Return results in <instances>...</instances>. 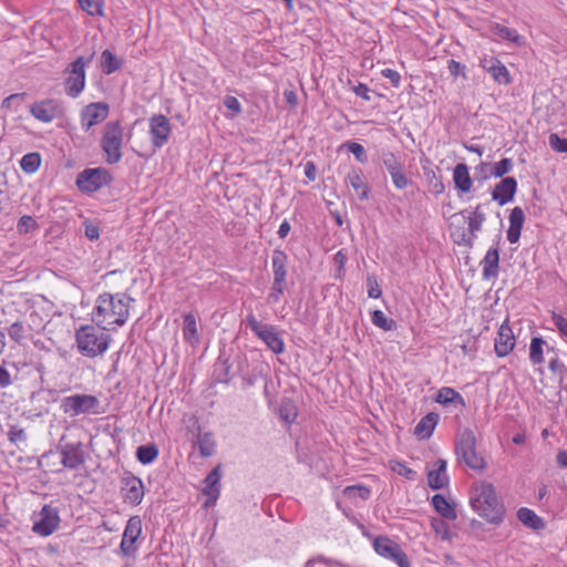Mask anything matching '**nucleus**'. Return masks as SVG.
I'll list each match as a JSON object with an SVG mask.
<instances>
[{"instance_id": "c03bdc74", "label": "nucleus", "mask_w": 567, "mask_h": 567, "mask_svg": "<svg viewBox=\"0 0 567 567\" xmlns=\"http://www.w3.org/2000/svg\"><path fill=\"white\" fill-rule=\"evenodd\" d=\"M513 161L511 158H502L499 162L491 166L489 175L503 178L504 175L513 169Z\"/></svg>"}, {"instance_id": "dca6fc26", "label": "nucleus", "mask_w": 567, "mask_h": 567, "mask_svg": "<svg viewBox=\"0 0 567 567\" xmlns=\"http://www.w3.org/2000/svg\"><path fill=\"white\" fill-rule=\"evenodd\" d=\"M171 131V122L165 115L156 114L150 118V134L155 147L159 148L168 142Z\"/></svg>"}, {"instance_id": "e433bc0d", "label": "nucleus", "mask_w": 567, "mask_h": 567, "mask_svg": "<svg viewBox=\"0 0 567 567\" xmlns=\"http://www.w3.org/2000/svg\"><path fill=\"white\" fill-rule=\"evenodd\" d=\"M197 444L202 456L209 457L215 453L216 443L214 440V435L210 432L199 434L197 439Z\"/></svg>"}, {"instance_id": "2eb2a0df", "label": "nucleus", "mask_w": 567, "mask_h": 567, "mask_svg": "<svg viewBox=\"0 0 567 567\" xmlns=\"http://www.w3.org/2000/svg\"><path fill=\"white\" fill-rule=\"evenodd\" d=\"M142 533V520L138 516H132L125 526L122 542H121V551L124 556H133L137 548L135 546V542L140 537Z\"/></svg>"}, {"instance_id": "bf43d9fd", "label": "nucleus", "mask_w": 567, "mask_h": 567, "mask_svg": "<svg viewBox=\"0 0 567 567\" xmlns=\"http://www.w3.org/2000/svg\"><path fill=\"white\" fill-rule=\"evenodd\" d=\"M285 291V285L284 284H277L272 282L270 292L268 295V300L272 303H276L280 300L281 295Z\"/></svg>"}, {"instance_id": "774afa93", "label": "nucleus", "mask_w": 567, "mask_h": 567, "mask_svg": "<svg viewBox=\"0 0 567 567\" xmlns=\"http://www.w3.org/2000/svg\"><path fill=\"white\" fill-rule=\"evenodd\" d=\"M557 465L561 468H567V451L561 450L556 455Z\"/></svg>"}, {"instance_id": "9d476101", "label": "nucleus", "mask_w": 567, "mask_h": 567, "mask_svg": "<svg viewBox=\"0 0 567 567\" xmlns=\"http://www.w3.org/2000/svg\"><path fill=\"white\" fill-rule=\"evenodd\" d=\"M85 60L79 56L70 64L69 75L65 79V93L71 97H78L85 86Z\"/></svg>"}, {"instance_id": "09e8293b", "label": "nucleus", "mask_w": 567, "mask_h": 567, "mask_svg": "<svg viewBox=\"0 0 567 567\" xmlns=\"http://www.w3.org/2000/svg\"><path fill=\"white\" fill-rule=\"evenodd\" d=\"M432 529L435 532L436 535L441 536L442 539L446 540L450 539V527L445 523L444 518H433L431 520Z\"/></svg>"}, {"instance_id": "1a4fd4ad", "label": "nucleus", "mask_w": 567, "mask_h": 567, "mask_svg": "<svg viewBox=\"0 0 567 567\" xmlns=\"http://www.w3.org/2000/svg\"><path fill=\"white\" fill-rule=\"evenodd\" d=\"M373 548L378 555L395 561L399 567H411L409 558L401 546L388 536H377L373 540Z\"/></svg>"}, {"instance_id": "c85d7f7f", "label": "nucleus", "mask_w": 567, "mask_h": 567, "mask_svg": "<svg viewBox=\"0 0 567 567\" xmlns=\"http://www.w3.org/2000/svg\"><path fill=\"white\" fill-rule=\"evenodd\" d=\"M453 182L455 188L462 193L470 192L472 187V178L468 172V167L464 163L457 164L453 169Z\"/></svg>"}, {"instance_id": "9b49d317", "label": "nucleus", "mask_w": 567, "mask_h": 567, "mask_svg": "<svg viewBox=\"0 0 567 567\" xmlns=\"http://www.w3.org/2000/svg\"><path fill=\"white\" fill-rule=\"evenodd\" d=\"M121 492L124 502L138 505L144 497V484L140 477L126 471L121 477Z\"/></svg>"}, {"instance_id": "b1692460", "label": "nucleus", "mask_w": 567, "mask_h": 567, "mask_svg": "<svg viewBox=\"0 0 567 567\" xmlns=\"http://www.w3.org/2000/svg\"><path fill=\"white\" fill-rule=\"evenodd\" d=\"M220 466L217 465L214 467L206 478L204 480L205 487L203 488V493L208 496V499L206 501V506H208L210 503H215L219 496L220 493Z\"/></svg>"}, {"instance_id": "72a5a7b5", "label": "nucleus", "mask_w": 567, "mask_h": 567, "mask_svg": "<svg viewBox=\"0 0 567 567\" xmlns=\"http://www.w3.org/2000/svg\"><path fill=\"white\" fill-rule=\"evenodd\" d=\"M491 31L494 35L503 40H507L517 47H522L524 44L523 38L518 34V32L515 29H511L499 23H495L491 27Z\"/></svg>"}, {"instance_id": "603ef678", "label": "nucleus", "mask_w": 567, "mask_h": 567, "mask_svg": "<svg viewBox=\"0 0 567 567\" xmlns=\"http://www.w3.org/2000/svg\"><path fill=\"white\" fill-rule=\"evenodd\" d=\"M347 148L354 155L355 159L359 161L360 163L364 164L368 162L365 150L361 144L357 142H349L347 144Z\"/></svg>"}, {"instance_id": "5701e85b", "label": "nucleus", "mask_w": 567, "mask_h": 567, "mask_svg": "<svg viewBox=\"0 0 567 567\" xmlns=\"http://www.w3.org/2000/svg\"><path fill=\"white\" fill-rule=\"evenodd\" d=\"M483 267L482 277L484 280L495 279L499 272V249L498 247H492L486 251L483 260L481 261Z\"/></svg>"}, {"instance_id": "412c9836", "label": "nucleus", "mask_w": 567, "mask_h": 567, "mask_svg": "<svg viewBox=\"0 0 567 567\" xmlns=\"http://www.w3.org/2000/svg\"><path fill=\"white\" fill-rule=\"evenodd\" d=\"M516 190V178L513 176L503 177L494 187L492 192V199L497 202L499 206L506 205L513 200Z\"/></svg>"}, {"instance_id": "c756f323", "label": "nucleus", "mask_w": 567, "mask_h": 567, "mask_svg": "<svg viewBox=\"0 0 567 567\" xmlns=\"http://www.w3.org/2000/svg\"><path fill=\"white\" fill-rule=\"evenodd\" d=\"M432 505L442 518L447 520H455L457 518L455 506L444 495L435 494L432 497Z\"/></svg>"}, {"instance_id": "864d4df0", "label": "nucleus", "mask_w": 567, "mask_h": 567, "mask_svg": "<svg viewBox=\"0 0 567 567\" xmlns=\"http://www.w3.org/2000/svg\"><path fill=\"white\" fill-rule=\"evenodd\" d=\"M391 470L399 475L406 477L408 480H414L415 472L400 461H392Z\"/></svg>"}, {"instance_id": "69168bd1", "label": "nucleus", "mask_w": 567, "mask_h": 567, "mask_svg": "<svg viewBox=\"0 0 567 567\" xmlns=\"http://www.w3.org/2000/svg\"><path fill=\"white\" fill-rule=\"evenodd\" d=\"M12 383L10 372L0 365V388H7Z\"/></svg>"}, {"instance_id": "4d7b16f0", "label": "nucleus", "mask_w": 567, "mask_h": 567, "mask_svg": "<svg viewBox=\"0 0 567 567\" xmlns=\"http://www.w3.org/2000/svg\"><path fill=\"white\" fill-rule=\"evenodd\" d=\"M344 493L348 496H359L362 499H367L370 496V489L361 485L348 486Z\"/></svg>"}, {"instance_id": "0e129e2a", "label": "nucleus", "mask_w": 567, "mask_h": 567, "mask_svg": "<svg viewBox=\"0 0 567 567\" xmlns=\"http://www.w3.org/2000/svg\"><path fill=\"white\" fill-rule=\"evenodd\" d=\"M85 236L90 240H96L100 237V229L94 224H85Z\"/></svg>"}, {"instance_id": "052dcab7", "label": "nucleus", "mask_w": 567, "mask_h": 567, "mask_svg": "<svg viewBox=\"0 0 567 567\" xmlns=\"http://www.w3.org/2000/svg\"><path fill=\"white\" fill-rule=\"evenodd\" d=\"M381 74L388 79L394 87H399L401 84V75L398 71L392 69H384Z\"/></svg>"}, {"instance_id": "393cba45", "label": "nucleus", "mask_w": 567, "mask_h": 567, "mask_svg": "<svg viewBox=\"0 0 567 567\" xmlns=\"http://www.w3.org/2000/svg\"><path fill=\"white\" fill-rule=\"evenodd\" d=\"M446 461L443 458H439L434 463V467L427 473V484L432 489H441L443 488L447 482L449 477L446 475Z\"/></svg>"}, {"instance_id": "f03ea898", "label": "nucleus", "mask_w": 567, "mask_h": 567, "mask_svg": "<svg viewBox=\"0 0 567 567\" xmlns=\"http://www.w3.org/2000/svg\"><path fill=\"white\" fill-rule=\"evenodd\" d=\"M133 301L134 298L127 293L104 292L100 295L94 308L96 322L100 324L113 319L111 322L117 326L125 324L130 316V305Z\"/></svg>"}, {"instance_id": "a211bd4d", "label": "nucleus", "mask_w": 567, "mask_h": 567, "mask_svg": "<svg viewBox=\"0 0 567 567\" xmlns=\"http://www.w3.org/2000/svg\"><path fill=\"white\" fill-rule=\"evenodd\" d=\"M480 66L491 74L498 84L507 85L512 82L507 68L495 56H484L480 60Z\"/></svg>"}, {"instance_id": "423d86ee", "label": "nucleus", "mask_w": 567, "mask_h": 567, "mask_svg": "<svg viewBox=\"0 0 567 567\" xmlns=\"http://www.w3.org/2000/svg\"><path fill=\"white\" fill-rule=\"evenodd\" d=\"M100 401L92 394H73L62 399L61 409L64 414L75 417L80 414H99Z\"/></svg>"}, {"instance_id": "ddd939ff", "label": "nucleus", "mask_w": 567, "mask_h": 567, "mask_svg": "<svg viewBox=\"0 0 567 567\" xmlns=\"http://www.w3.org/2000/svg\"><path fill=\"white\" fill-rule=\"evenodd\" d=\"M30 113L43 123H50L63 114V107L58 100L44 99L30 105Z\"/></svg>"}, {"instance_id": "37998d69", "label": "nucleus", "mask_w": 567, "mask_h": 567, "mask_svg": "<svg viewBox=\"0 0 567 567\" xmlns=\"http://www.w3.org/2000/svg\"><path fill=\"white\" fill-rule=\"evenodd\" d=\"M297 415V408L291 401L287 400L281 402L279 406V416L282 421L286 423H292L296 421Z\"/></svg>"}, {"instance_id": "3c124183", "label": "nucleus", "mask_w": 567, "mask_h": 567, "mask_svg": "<svg viewBox=\"0 0 567 567\" xmlns=\"http://www.w3.org/2000/svg\"><path fill=\"white\" fill-rule=\"evenodd\" d=\"M548 143L551 150L558 153H566L567 154V138L560 137L556 133H551L548 136Z\"/></svg>"}, {"instance_id": "f704fd0d", "label": "nucleus", "mask_w": 567, "mask_h": 567, "mask_svg": "<svg viewBox=\"0 0 567 567\" xmlns=\"http://www.w3.org/2000/svg\"><path fill=\"white\" fill-rule=\"evenodd\" d=\"M435 402L442 405L454 403L460 404L463 408L465 406V400L463 396L456 390L450 386H444L437 392Z\"/></svg>"}, {"instance_id": "6ab92c4d", "label": "nucleus", "mask_w": 567, "mask_h": 567, "mask_svg": "<svg viewBox=\"0 0 567 567\" xmlns=\"http://www.w3.org/2000/svg\"><path fill=\"white\" fill-rule=\"evenodd\" d=\"M485 221V214L481 209V205H477L471 216H468V231L470 235H466L465 231L462 233L460 239H456L455 243L457 245H464L468 248L474 246V240L476 238V233L482 229V225Z\"/></svg>"}, {"instance_id": "49530a36", "label": "nucleus", "mask_w": 567, "mask_h": 567, "mask_svg": "<svg viewBox=\"0 0 567 567\" xmlns=\"http://www.w3.org/2000/svg\"><path fill=\"white\" fill-rule=\"evenodd\" d=\"M8 334L11 340L17 343H21L25 339V329L21 321L13 322L9 329Z\"/></svg>"}, {"instance_id": "4be33fe9", "label": "nucleus", "mask_w": 567, "mask_h": 567, "mask_svg": "<svg viewBox=\"0 0 567 567\" xmlns=\"http://www.w3.org/2000/svg\"><path fill=\"white\" fill-rule=\"evenodd\" d=\"M515 347V337L512 328L505 321L498 329L495 338V352L498 357H506Z\"/></svg>"}, {"instance_id": "ea45409f", "label": "nucleus", "mask_w": 567, "mask_h": 567, "mask_svg": "<svg viewBox=\"0 0 567 567\" xmlns=\"http://www.w3.org/2000/svg\"><path fill=\"white\" fill-rule=\"evenodd\" d=\"M41 164V156L39 153L25 154L21 161L20 166L24 173L32 174L38 171Z\"/></svg>"}, {"instance_id": "6e6d98bb", "label": "nucleus", "mask_w": 567, "mask_h": 567, "mask_svg": "<svg viewBox=\"0 0 567 567\" xmlns=\"http://www.w3.org/2000/svg\"><path fill=\"white\" fill-rule=\"evenodd\" d=\"M447 70L450 74L456 79L457 76H462L463 79H466V66L453 59L447 61Z\"/></svg>"}, {"instance_id": "20e7f679", "label": "nucleus", "mask_w": 567, "mask_h": 567, "mask_svg": "<svg viewBox=\"0 0 567 567\" xmlns=\"http://www.w3.org/2000/svg\"><path fill=\"white\" fill-rule=\"evenodd\" d=\"M75 340L82 355L94 358L107 350L111 337L106 332L86 324L76 330Z\"/></svg>"}, {"instance_id": "a878e982", "label": "nucleus", "mask_w": 567, "mask_h": 567, "mask_svg": "<svg viewBox=\"0 0 567 567\" xmlns=\"http://www.w3.org/2000/svg\"><path fill=\"white\" fill-rule=\"evenodd\" d=\"M287 262H288L287 254L284 250L276 248L272 251V257H271V267H272V272H274V281L272 282H277L278 285L286 284L287 274H288L287 272Z\"/></svg>"}, {"instance_id": "7ed1b4c3", "label": "nucleus", "mask_w": 567, "mask_h": 567, "mask_svg": "<svg viewBox=\"0 0 567 567\" xmlns=\"http://www.w3.org/2000/svg\"><path fill=\"white\" fill-rule=\"evenodd\" d=\"M454 449L458 463L476 472H483L487 467L484 456L477 451L476 436L470 427L456 433Z\"/></svg>"}, {"instance_id": "e2e57ef3", "label": "nucleus", "mask_w": 567, "mask_h": 567, "mask_svg": "<svg viewBox=\"0 0 567 567\" xmlns=\"http://www.w3.org/2000/svg\"><path fill=\"white\" fill-rule=\"evenodd\" d=\"M553 321H554L556 328L561 333V336L567 338V319L564 318L561 315L554 313Z\"/></svg>"}, {"instance_id": "cd10ccee", "label": "nucleus", "mask_w": 567, "mask_h": 567, "mask_svg": "<svg viewBox=\"0 0 567 567\" xmlns=\"http://www.w3.org/2000/svg\"><path fill=\"white\" fill-rule=\"evenodd\" d=\"M347 182L357 192L360 200L369 199L370 189L363 181L362 171L360 168H352L347 175Z\"/></svg>"}, {"instance_id": "4468645a", "label": "nucleus", "mask_w": 567, "mask_h": 567, "mask_svg": "<svg viewBox=\"0 0 567 567\" xmlns=\"http://www.w3.org/2000/svg\"><path fill=\"white\" fill-rule=\"evenodd\" d=\"M40 519L34 522L33 532L41 536H50L59 526L60 516L58 508L50 504L43 505L40 511Z\"/></svg>"}, {"instance_id": "c9c22d12", "label": "nucleus", "mask_w": 567, "mask_h": 567, "mask_svg": "<svg viewBox=\"0 0 567 567\" xmlns=\"http://www.w3.org/2000/svg\"><path fill=\"white\" fill-rule=\"evenodd\" d=\"M158 454H159L158 447L154 443L140 445L136 449V453H135L137 461L143 465L153 463L157 458Z\"/></svg>"}, {"instance_id": "f3484780", "label": "nucleus", "mask_w": 567, "mask_h": 567, "mask_svg": "<svg viewBox=\"0 0 567 567\" xmlns=\"http://www.w3.org/2000/svg\"><path fill=\"white\" fill-rule=\"evenodd\" d=\"M109 114V105L103 102L86 105L81 113V125L84 131L103 122Z\"/></svg>"}, {"instance_id": "bb28decb", "label": "nucleus", "mask_w": 567, "mask_h": 567, "mask_svg": "<svg viewBox=\"0 0 567 567\" xmlns=\"http://www.w3.org/2000/svg\"><path fill=\"white\" fill-rule=\"evenodd\" d=\"M525 221L524 210L516 206L511 210L509 214V228L507 230V240L511 244H515L519 240L520 233Z\"/></svg>"}, {"instance_id": "13d9d810", "label": "nucleus", "mask_w": 567, "mask_h": 567, "mask_svg": "<svg viewBox=\"0 0 567 567\" xmlns=\"http://www.w3.org/2000/svg\"><path fill=\"white\" fill-rule=\"evenodd\" d=\"M8 436H9V441L11 443L24 442L27 440L24 430L16 426V425L10 426Z\"/></svg>"}, {"instance_id": "a19ab883", "label": "nucleus", "mask_w": 567, "mask_h": 567, "mask_svg": "<svg viewBox=\"0 0 567 567\" xmlns=\"http://www.w3.org/2000/svg\"><path fill=\"white\" fill-rule=\"evenodd\" d=\"M371 321L375 327L384 331H391L396 327V322L393 319H388L381 310H374L371 313Z\"/></svg>"}, {"instance_id": "5fc2aeb1", "label": "nucleus", "mask_w": 567, "mask_h": 567, "mask_svg": "<svg viewBox=\"0 0 567 567\" xmlns=\"http://www.w3.org/2000/svg\"><path fill=\"white\" fill-rule=\"evenodd\" d=\"M368 296L373 299H378L382 295V290L379 286L377 277L374 275H368L367 277Z\"/></svg>"}, {"instance_id": "de8ad7c7", "label": "nucleus", "mask_w": 567, "mask_h": 567, "mask_svg": "<svg viewBox=\"0 0 567 567\" xmlns=\"http://www.w3.org/2000/svg\"><path fill=\"white\" fill-rule=\"evenodd\" d=\"M425 176L427 179L429 188L433 194L440 195L444 192L445 186L442 179L439 178L433 171L426 172Z\"/></svg>"}, {"instance_id": "0eeeda50", "label": "nucleus", "mask_w": 567, "mask_h": 567, "mask_svg": "<svg viewBox=\"0 0 567 567\" xmlns=\"http://www.w3.org/2000/svg\"><path fill=\"white\" fill-rule=\"evenodd\" d=\"M113 182V176L104 167L85 168L78 174L75 184L83 193H94Z\"/></svg>"}, {"instance_id": "aec40b11", "label": "nucleus", "mask_w": 567, "mask_h": 567, "mask_svg": "<svg viewBox=\"0 0 567 567\" xmlns=\"http://www.w3.org/2000/svg\"><path fill=\"white\" fill-rule=\"evenodd\" d=\"M61 463L64 467L76 470L85 461L82 443H66L60 447Z\"/></svg>"}, {"instance_id": "f8f14e48", "label": "nucleus", "mask_w": 567, "mask_h": 567, "mask_svg": "<svg viewBox=\"0 0 567 567\" xmlns=\"http://www.w3.org/2000/svg\"><path fill=\"white\" fill-rule=\"evenodd\" d=\"M381 162L391 176L392 183L396 189H404L410 184V179L404 173L403 163L392 152H382Z\"/></svg>"}, {"instance_id": "338daca9", "label": "nucleus", "mask_w": 567, "mask_h": 567, "mask_svg": "<svg viewBox=\"0 0 567 567\" xmlns=\"http://www.w3.org/2000/svg\"><path fill=\"white\" fill-rule=\"evenodd\" d=\"M353 91L358 96L362 97L365 101H370V95H369L370 90L365 84L359 83L358 85H355L353 87Z\"/></svg>"}, {"instance_id": "4c0bfd02", "label": "nucleus", "mask_w": 567, "mask_h": 567, "mask_svg": "<svg viewBox=\"0 0 567 567\" xmlns=\"http://www.w3.org/2000/svg\"><path fill=\"white\" fill-rule=\"evenodd\" d=\"M101 66L105 74H111L121 68V61L106 49L101 54Z\"/></svg>"}, {"instance_id": "79ce46f5", "label": "nucleus", "mask_w": 567, "mask_h": 567, "mask_svg": "<svg viewBox=\"0 0 567 567\" xmlns=\"http://www.w3.org/2000/svg\"><path fill=\"white\" fill-rule=\"evenodd\" d=\"M545 341L540 337H534L529 346V359L533 364H540L544 361L543 346Z\"/></svg>"}, {"instance_id": "58836bf2", "label": "nucleus", "mask_w": 567, "mask_h": 567, "mask_svg": "<svg viewBox=\"0 0 567 567\" xmlns=\"http://www.w3.org/2000/svg\"><path fill=\"white\" fill-rule=\"evenodd\" d=\"M230 368L231 365L228 359H221V357H219L215 364L214 371L216 375V381L221 383H228L231 379Z\"/></svg>"}, {"instance_id": "6e6552de", "label": "nucleus", "mask_w": 567, "mask_h": 567, "mask_svg": "<svg viewBox=\"0 0 567 567\" xmlns=\"http://www.w3.org/2000/svg\"><path fill=\"white\" fill-rule=\"evenodd\" d=\"M246 324L274 353L280 354L284 352V340L274 326L259 322L252 313L246 317Z\"/></svg>"}, {"instance_id": "7c9ffc66", "label": "nucleus", "mask_w": 567, "mask_h": 567, "mask_svg": "<svg viewBox=\"0 0 567 567\" xmlns=\"http://www.w3.org/2000/svg\"><path fill=\"white\" fill-rule=\"evenodd\" d=\"M439 414L434 412L423 416L414 427V434L421 439H429L439 422Z\"/></svg>"}, {"instance_id": "a18cd8bd", "label": "nucleus", "mask_w": 567, "mask_h": 567, "mask_svg": "<svg viewBox=\"0 0 567 567\" xmlns=\"http://www.w3.org/2000/svg\"><path fill=\"white\" fill-rule=\"evenodd\" d=\"M81 9L90 16H103V0H78Z\"/></svg>"}, {"instance_id": "8fccbe9b", "label": "nucleus", "mask_w": 567, "mask_h": 567, "mask_svg": "<svg viewBox=\"0 0 567 567\" xmlns=\"http://www.w3.org/2000/svg\"><path fill=\"white\" fill-rule=\"evenodd\" d=\"M35 228H38V223L32 216L24 215L18 220L17 230L19 234H28Z\"/></svg>"}, {"instance_id": "680f3d73", "label": "nucleus", "mask_w": 567, "mask_h": 567, "mask_svg": "<svg viewBox=\"0 0 567 567\" xmlns=\"http://www.w3.org/2000/svg\"><path fill=\"white\" fill-rule=\"evenodd\" d=\"M224 105L235 114H239L241 112V105L235 96L227 95L224 99Z\"/></svg>"}, {"instance_id": "2f4dec72", "label": "nucleus", "mask_w": 567, "mask_h": 567, "mask_svg": "<svg viewBox=\"0 0 567 567\" xmlns=\"http://www.w3.org/2000/svg\"><path fill=\"white\" fill-rule=\"evenodd\" d=\"M183 337L190 346L199 343V334L197 331L196 318L192 312L183 316Z\"/></svg>"}, {"instance_id": "f257e3e1", "label": "nucleus", "mask_w": 567, "mask_h": 567, "mask_svg": "<svg viewBox=\"0 0 567 567\" xmlns=\"http://www.w3.org/2000/svg\"><path fill=\"white\" fill-rule=\"evenodd\" d=\"M470 503L473 511L486 522L493 525H499L503 522L505 507L493 484L482 482L476 485L472 492Z\"/></svg>"}, {"instance_id": "39448f33", "label": "nucleus", "mask_w": 567, "mask_h": 567, "mask_svg": "<svg viewBox=\"0 0 567 567\" xmlns=\"http://www.w3.org/2000/svg\"><path fill=\"white\" fill-rule=\"evenodd\" d=\"M101 148L105 153L107 164H116L122 158L123 128L118 122H109L104 126Z\"/></svg>"}, {"instance_id": "473e14b6", "label": "nucleus", "mask_w": 567, "mask_h": 567, "mask_svg": "<svg viewBox=\"0 0 567 567\" xmlns=\"http://www.w3.org/2000/svg\"><path fill=\"white\" fill-rule=\"evenodd\" d=\"M518 520L528 528L540 530L545 528L544 520L532 509L522 507L517 511Z\"/></svg>"}]
</instances>
